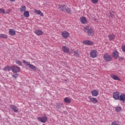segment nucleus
<instances>
[{"label": "nucleus", "mask_w": 125, "mask_h": 125, "mask_svg": "<svg viewBox=\"0 0 125 125\" xmlns=\"http://www.w3.org/2000/svg\"><path fill=\"white\" fill-rule=\"evenodd\" d=\"M59 9L62 11H65L66 9V6L65 5H61L59 7Z\"/></svg>", "instance_id": "nucleus-25"}, {"label": "nucleus", "mask_w": 125, "mask_h": 125, "mask_svg": "<svg viewBox=\"0 0 125 125\" xmlns=\"http://www.w3.org/2000/svg\"><path fill=\"white\" fill-rule=\"evenodd\" d=\"M9 34L10 36H15V35H16V32L13 29H10L9 30Z\"/></svg>", "instance_id": "nucleus-17"}, {"label": "nucleus", "mask_w": 125, "mask_h": 125, "mask_svg": "<svg viewBox=\"0 0 125 125\" xmlns=\"http://www.w3.org/2000/svg\"><path fill=\"white\" fill-rule=\"evenodd\" d=\"M119 101L125 102V94H122L120 96Z\"/></svg>", "instance_id": "nucleus-20"}, {"label": "nucleus", "mask_w": 125, "mask_h": 125, "mask_svg": "<svg viewBox=\"0 0 125 125\" xmlns=\"http://www.w3.org/2000/svg\"><path fill=\"white\" fill-rule=\"evenodd\" d=\"M115 109L116 112H120V111L122 110V107L120 106H117L115 108Z\"/></svg>", "instance_id": "nucleus-30"}, {"label": "nucleus", "mask_w": 125, "mask_h": 125, "mask_svg": "<svg viewBox=\"0 0 125 125\" xmlns=\"http://www.w3.org/2000/svg\"><path fill=\"white\" fill-rule=\"evenodd\" d=\"M121 48H122V51H123V52H125V45L122 46Z\"/></svg>", "instance_id": "nucleus-37"}, {"label": "nucleus", "mask_w": 125, "mask_h": 125, "mask_svg": "<svg viewBox=\"0 0 125 125\" xmlns=\"http://www.w3.org/2000/svg\"><path fill=\"white\" fill-rule=\"evenodd\" d=\"M22 62L23 64H25V65L28 66L30 69H31V70H33V71H36V70H37V67H36L35 65L30 63V62H26L25 60H23Z\"/></svg>", "instance_id": "nucleus-2"}, {"label": "nucleus", "mask_w": 125, "mask_h": 125, "mask_svg": "<svg viewBox=\"0 0 125 125\" xmlns=\"http://www.w3.org/2000/svg\"><path fill=\"white\" fill-rule=\"evenodd\" d=\"M62 36L64 39H68L70 37V33L67 31H63L62 32Z\"/></svg>", "instance_id": "nucleus-8"}, {"label": "nucleus", "mask_w": 125, "mask_h": 125, "mask_svg": "<svg viewBox=\"0 0 125 125\" xmlns=\"http://www.w3.org/2000/svg\"><path fill=\"white\" fill-rule=\"evenodd\" d=\"M83 43L85 44V45H92L93 42L89 40H85L83 42Z\"/></svg>", "instance_id": "nucleus-13"}, {"label": "nucleus", "mask_w": 125, "mask_h": 125, "mask_svg": "<svg viewBox=\"0 0 125 125\" xmlns=\"http://www.w3.org/2000/svg\"><path fill=\"white\" fill-rule=\"evenodd\" d=\"M65 11L66 12H67L68 13H71V9L69 8H65Z\"/></svg>", "instance_id": "nucleus-35"}, {"label": "nucleus", "mask_w": 125, "mask_h": 125, "mask_svg": "<svg viewBox=\"0 0 125 125\" xmlns=\"http://www.w3.org/2000/svg\"><path fill=\"white\" fill-rule=\"evenodd\" d=\"M8 36L6 34H0V39H7Z\"/></svg>", "instance_id": "nucleus-27"}, {"label": "nucleus", "mask_w": 125, "mask_h": 125, "mask_svg": "<svg viewBox=\"0 0 125 125\" xmlns=\"http://www.w3.org/2000/svg\"><path fill=\"white\" fill-rule=\"evenodd\" d=\"M62 105H63L62 103H58L57 104L56 107L57 108V109H60L61 108V106H62Z\"/></svg>", "instance_id": "nucleus-31"}, {"label": "nucleus", "mask_w": 125, "mask_h": 125, "mask_svg": "<svg viewBox=\"0 0 125 125\" xmlns=\"http://www.w3.org/2000/svg\"><path fill=\"white\" fill-rule=\"evenodd\" d=\"M92 3L96 4L98 2V0H91Z\"/></svg>", "instance_id": "nucleus-36"}, {"label": "nucleus", "mask_w": 125, "mask_h": 125, "mask_svg": "<svg viewBox=\"0 0 125 125\" xmlns=\"http://www.w3.org/2000/svg\"><path fill=\"white\" fill-rule=\"evenodd\" d=\"M104 59L105 61H111V60H112V56L108 54H105L104 56Z\"/></svg>", "instance_id": "nucleus-11"}, {"label": "nucleus", "mask_w": 125, "mask_h": 125, "mask_svg": "<svg viewBox=\"0 0 125 125\" xmlns=\"http://www.w3.org/2000/svg\"><path fill=\"white\" fill-rule=\"evenodd\" d=\"M74 56H75V57H79L80 56V55L79 54V51L76 50L74 52Z\"/></svg>", "instance_id": "nucleus-28"}, {"label": "nucleus", "mask_w": 125, "mask_h": 125, "mask_svg": "<svg viewBox=\"0 0 125 125\" xmlns=\"http://www.w3.org/2000/svg\"><path fill=\"white\" fill-rule=\"evenodd\" d=\"M110 78H111V79L114 80V81H119V82L122 81V80H121V79H120V77H119V76L114 74H110Z\"/></svg>", "instance_id": "nucleus-10"}, {"label": "nucleus", "mask_w": 125, "mask_h": 125, "mask_svg": "<svg viewBox=\"0 0 125 125\" xmlns=\"http://www.w3.org/2000/svg\"><path fill=\"white\" fill-rule=\"evenodd\" d=\"M10 1H15V0H10Z\"/></svg>", "instance_id": "nucleus-40"}, {"label": "nucleus", "mask_w": 125, "mask_h": 125, "mask_svg": "<svg viewBox=\"0 0 125 125\" xmlns=\"http://www.w3.org/2000/svg\"><path fill=\"white\" fill-rule=\"evenodd\" d=\"M38 120H39L41 123H42L43 124H45L46 122H47V117L45 115L44 117H38Z\"/></svg>", "instance_id": "nucleus-7"}, {"label": "nucleus", "mask_w": 125, "mask_h": 125, "mask_svg": "<svg viewBox=\"0 0 125 125\" xmlns=\"http://www.w3.org/2000/svg\"><path fill=\"white\" fill-rule=\"evenodd\" d=\"M108 38H109V41H113L116 39V36L114 34H110L108 35Z\"/></svg>", "instance_id": "nucleus-22"}, {"label": "nucleus", "mask_w": 125, "mask_h": 125, "mask_svg": "<svg viewBox=\"0 0 125 125\" xmlns=\"http://www.w3.org/2000/svg\"><path fill=\"white\" fill-rule=\"evenodd\" d=\"M23 15L24 17L28 18L30 16V13H29V11H25V12H23Z\"/></svg>", "instance_id": "nucleus-26"}, {"label": "nucleus", "mask_w": 125, "mask_h": 125, "mask_svg": "<svg viewBox=\"0 0 125 125\" xmlns=\"http://www.w3.org/2000/svg\"><path fill=\"white\" fill-rule=\"evenodd\" d=\"M34 12L36 14H37L38 15H40V16L43 17V13L42 12V11L41 10L35 9L34 10Z\"/></svg>", "instance_id": "nucleus-15"}, {"label": "nucleus", "mask_w": 125, "mask_h": 125, "mask_svg": "<svg viewBox=\"0 0 125 125\" xmlns=\"http://www.w3.org/2000/svg\"><path fill=\"white\" fill-rule=\"evenodd\" d=\"M62 51L65 52V53H70V48L67 46H63L62 48Z\"/></svg>", "instance_id": "nucleus-12"}, {"label": "nucleus", "mask_w": 125, "mask_h": 125, "mask_svg": "<svg viewBox=\"0 0 125 125\" xmlns=\"http://www.w3.org/2000/svg\"><path fill=\"white\" fill-rule=\"evenodd\" d=\"M12 66H10L9 65H8L4 68L3 71H4L5 72H7V71H10V70H12Z\"/></svg>", "instance_id": "nucleus-23"}, {"label": "nucleus", "mask_w": 125, "mask_h": 125, "mask_svg": "<svg viewBox=\"0 0 125 125\" xmlns=\"http://www.w3.org/2000/svg\"><path fill=\"white\" fill-rule=\"evenodd\" d=\"M35 34H36L37 36H42V35H43V32L42 30L37 29L35 30Z\"/></svg>", "instance_id": "nucleus-16"}, {"label": "nucleus", "mask_w": 125, "mask_h": 125, "mask_svg": "<svg viewBox=\"0 0 125 125\" xmlns=\"http://www.w3.org/2000/svg\"><path fill=\"white\" fill-rule=\"evenodd\" d=\"M109 17H111V18H114V17H115V12H110Z\"/></svg>", "instance_id": "nucleus-32"}, {"label": "nucleus", "mask_w": 125, "mask_h": 125, "mask_svg": "<svg viewBox=\"0 0 125 125\" xmlns=\"http://www.w3.org/2000/svg\"><path fill=\"white\" fill-rule=\"evenodd\" d=\"M0 13H2V14H5V11L4 9L0 8Z\"/></svg>", "instance_id": "nucleus-33"}, {"label": "nucleus", "mask_w": 125, "mask_h": 125, "mask_svg": "<svg viewBox=\"0 0 125 125\" xmlns=\"http://www.w3.org/2000/svg\"><path fill=\"white\" fill-rule=\"evenodd\" d=\"M84 31L85 33H87L88 36H93L94 35L93 29L88 26H86L84 28Z\"/></svg>", "instance_id": "nucleus-1"}, {"label": "nucleus", "mask_w": 125, "mask_h": 125, "mask_svg": "<svg viewBox=\"0 0 125 125\" xmlns=\"http://www.w3.org/2000/svg\"><path fill=\"white\" fill-rule=\"evenodd\" d=\"M98 52L96 50H92L90 52V57L91 58H96Z\"/></svg>", "instance_id": "nucleus-4"}, {"label": "nucleus", "mask_w": 125, "mask_h": 125, "mask_svg": "<svg viewBox=\"0 0 125 125\" xmlns=\"http://www.w3.org/2000/svg\"><path fill=\"white\" fill-rule=\"evenodd\" d=\"M26 9H27V7H25V5H21L20 8V10L21 12H24L26 11Z\"/></svg>", "instance_id": "nucleus-24"}, {"label": "nucleus", "mask_w": 125, "mask_h": 125, "mask_svg": "<svg viewBox=\"0 0 125 125\" xmlns=\"http://www.w3.org/2000/svg\"><path fill=\"white\" fill-rule=\"evenodd\" d=\"M10 11H11V10H10V9H8L7 10L6 14H7V13H10Z\"/></svg>", "instance_id": "nucleus-39"}, {"label": "nucleus", "mask_w": 125, "mask_h": 125, "mask_svg": "<svg viewBox=\"0 0 125 125\" xmlns=\"http://www.w3.org/2000/svg\"><path fill=\"white\" fill-rule=\"evenodd\" d=\"M120 93L119 91L114 92L113 93V98L115 100H120Z\"/></svg>", "instance_id": "nucleus-5"}, {"label": "nucleus", "mask_w": 125, "mask_h": 125, "mask_svg": "<svg viewBox=\"0 0 125 125\" xmlns=\"http://www.w3.org/2000/svg\"><path fill=\"white\" fill-rule=\"evenodd\" d=\"M12 71L14 74H17L20 72V67L16 65L12 66Z\"/></svg>", "instance_id": "nucleus-3"}, {"label": "nucleus", "mask_w": 125, "mask_h": 125, "mask_svg": "<svg viewBox=\"0 0 125 125\" xmlns=\"http://www.w3.org/2000/svg\"><path fill=\"white\" fill-rule=\"evenodd\" d=\"M15 62L19 66H22V62L18 60H15Z\"/></svg>", "instance_id": "nucleus-29"}, {"label": "nucleus", "mask_w": 125, "mask_h": 125, "mask_svg": "<svg viewBox=\"0 0 125 125\" xmlns=\"http://www.w3.org/2000/svg\"><path fill=\"white\" fill-rule=\"evenodd\" d=\"M12 77H13V78L16 79L17 78V77H18V74L13 75Z\"/></svg>", "instance_id": "nucleus-38"}, {"label": "nucleus", "mask_w": 125, "mask_h": 125, "mask_svg": "<svg viewBox=\"0 0 125 125\" xmlns=\"http://www.w3.org/2000/svg\"><path fill=\"white\" fill-rule=\"evenodd\" d=\"M80 21L82 24H86L87 20L85 17H81L80 18Z\"/></svg>", "instance_id": "nucleus-21"}, {"label": "nucleus", "mask_w": 125, "mask_h": 125, "mask_svg": "<svg viewBox=\"0 0 125 125\" xmlns=\"http://www.w3.org/2000/svg\"><path fill=\"white\" fill-rule=\"evenodd\" d=\"M10 108L15 112V113H17L18 112V107L17 106L14 105H11Z\"/></svg>", "instance_id": "nucleus-19"}, {"label": "nucleus", "mask_w": 125, "mask_h": 125, "mask_svg": "<svg viewBox=\"0 0 125 125\" xmlns=\"http://www.w3.org/2000/svg\"><path fill=\"white\" fill-rule=\"evenodd\" d=\"M88 98L90 103H93V104H96L97 103H98V100L96 99V98L88 96Z\"/></svg>", "instance_id": "nucleus-6"}, {"label": "nucleus", "mask_w": 125, "mask_h": 125, "mask_svg": "<svg viewBox=\"0 0 125 125\" xmlns=\"http://www.w3.org/2000/svg\"><path fill=\"white\" fill-rule=\"evenodd\" d=\"M112 56H113L115 59H117V58L119 57V52L116 50L112 53Z\"/></svg>", "instance_id": "nucleus-18"}, {"label": "nucleus", "mask_w": 125, "mask_h": 125, "mask_svg": "<svg viewBox=\"0 0 125 125\" xmlns=\"http://www.w3.org/2000/svg\"><path fill=\"white\" fill-rule=\"evenodd\" d=\"M91 94L93 97H97L99 95V92L96 89H94L91 91Z\"/></svg>", "instance_id": "nucleus-9"}, {"label": "nucleus", "mask_w": 125, "mask_h": 125, "mask_svg": "<svg viewBox=\"0 0 125 125\" xmlns=\"http://www.w3.org/2000/svg\"><path fill=\"white\" fill-rule=\"evenodd\" d=\"M111 125H120V124L117 121H114L112 123Z\"/></svg>", "instance_id": "nucleus-34"}, {"label": "nucleus", "mask_w": 125, "mask_h": 125, "mask_svg": "<svg viewBox=\"0 0 125 125\" xmlns=\"http://www.w3.org/2000/svg\"><path fill=\"white\" fill-rule=\"evenodd\" d=\"M63 102H64V103H65V104H70V103L72 102V100H71L70 98L66 97L64 98Z\"/></svg>", "instance_id": "nucleus-14"}]
</instances>
